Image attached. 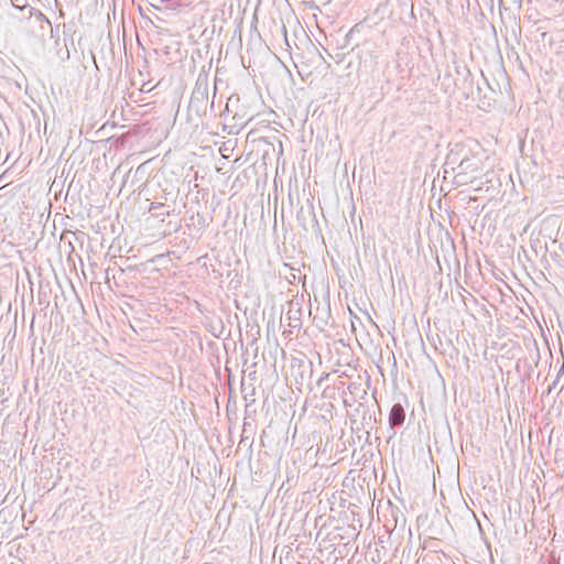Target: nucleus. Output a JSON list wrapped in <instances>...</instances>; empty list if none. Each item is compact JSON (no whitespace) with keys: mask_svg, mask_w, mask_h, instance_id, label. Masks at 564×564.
Returning <instances> with one entry per match:
<instances>
[{"mask_svg":"<svg viewBox=\"0 0 564 564\" xmlns=\"http://www.w3.org/2000/svg\"><path fill=\"white\" fill-rule=\"evenodd\" d=\"M391 535L392 533H390L387 539L384 535L378 536L373 543H370L366 552V558L373 564H386L390 556V547L387 546V543L391 539Z\"/></svg>","mask_w":564,"mask_h":564,"instance_id":"obj_1","label":"nucleus"},{"mask_svg":"<svg viewBox=\"0 0 564 564\" xmlns=\"http://www.w3.org/2000/svg\"><path fill=\"white\" fill-rule=\"evenodd\" d=\"M480 170L479 163L476 161V159L464 156L459 161L457 165V173L455 175V183L457 185L467 183L466 175L468 173H475Z\"/></svg>","mask_w":564,"mask_h":564,"instance_id":"obj_2","label":"nucleus"},{"mask_svg":"<svg viewBox=\"0 0 564 564\" xmlns=\"http://www.w3.org/2000/svg\"><path fill=\"white\" fill-rule=\"evenodd\" d=\"M296 218L299 221V225L305 230L308 231L310 229L313 231L318 230V221L316 219V215L314 213L313 205H310L306 209L304 207H301L297 210Z\"/></svg>","mask_w":564,"mask_h":564,"instance_id":"obj_3","label":"nucleus"},{"mask_svg":"<svg viewBox=\"0 0 564 564\" xmlns=\"http://www.w3.org/2000/svg\"><path fill=\"white\" fill-rule=\"evenodd\" d=\"M134 108H113L110 119L104 124H111L112 127H124L126 121L135 120Z\"/></svg>","mask_w":564,"mask_h":564,"instance_id":"obj_4","label":"nucleus"},{"mask_svg":"<svg viewBox=\"0 0 564 564\" xmlns=\"http://www.w3.org/2000/svg\"><path fill=\"white\" fill-rule=\"evenodd\" d=\"M389 430L391 431L390 437L395 435V429L403 426L405 421V410L401 403L392 405L389 412Z\"/></svg>","mask_w":564,"mask_h":564,"instance_id":"obj_5","label":"nucleus"},{"mask_svg":"<svg viewBox=\"0 0 564 564\" xmlns=\"http://www.w3.org/2000/svg\"><path fill=\"white\" fill-rule=\"evenodd\" d=\"M175 121L182 122L185 119L189 124L197 127L199 121L198 108H176Z\"/></svg>","mask_w":564,"mask_h":564,"instance_id":"obj_6","label":"nucleus"},{"mask_svg":"<svg viewBox=\"0 0 564 564\" xmlns=\"http://www.w3.org/2000/svg\"><path fill=\"white\" fill-rule=\"evenodd\" d=\"M48 23L50 22L46 20V18L44 17L43 13H41V12L32 13L31 12L30 18L28 20V24L24 26V30L28 34L35 35V31L32 28L33 25L39 26L41 30H44L45 25Z\"/></svg>","mask_w":564,"mask_h":564,"instance_id":"obj_7","label":"nucleus"},{"mask_svg":"<svg viewBox=\"0 0 564 564\" xmlns=\"http://www.w3.org/2000/svg\"><path fill=\"white\" fill-rule=\"evenodd\" d=\"M285 319L288 321V326L291 328L290 332H292V329H300L302 326L301 310L293 308L291 305L285 314Z\"/></svg>","mask_w":564,"mask_h":564,"instance_id":"obj_8","label":"nucleus"},{"mask_svg":"<svg viewBox=\"0 0 564 564\" xmlns=\"http://www.w3.org/2000/svg\"><path fill=\"white\" fill-rule=\"evenodd\" d=\"M460 160L462 158L459 156V152L452 149L446 156L445 166L456 171Z\"/></svg>","mask_w":564,"mask_h":564,"instance_id":"obj_9","label":"nucleus"},{"mask_svg":"<svg viewBox=\"0 0 564 564\" xmlns=\"http://www.w3.org/2000/svg\"><path fill=\"white\" fill-rule=\"evenodd\" d=\"M328 377H329V373H327V372H323V373L319 376V378L315 381V386H312V383H311V382H308V383H307V388L310 389V391H313L315 387H316V388H321V387H322V384H323V382H324V380H326Z\"/></svg>","mask_w":564,"mask_h":564,"instance_id":"obj_10","label":"nucleus"},{"mask_svg":"<svg viewBox=\"0 0 564 564\" xmlns=\"http://www.w3.org/2000/svg\"><path fill=\"white\" fill-rule=\"evenodd\" d=\"M336 388L335 387H325L322 392V397L324 399H335Z\"/></svg>","mask_w":564,"mask_h":564,"instance_id":"obj_11","label":"nucleus"},{"mask_svg":"<svg viewBox=\"0 0 564 564\" xmlns=\"http://www.w3.org/2000/svg\"><path fill=\"white\" fill-rule=\"evenodd\" d=\"M300 369L302 370L301 372V379L303 380V375L304 373H308L310 375V378L312 377V373H313V365L312 362H307L306 365H301L300 366Z\"/></svg>","mask_w":564,"mask_h":564,"instance_id":"obj_12","label":"nucleus"},{"mask_svg":"<svg viewBox=\"0 0 564 564\" xmlns=\"http://www.w3.org/2000/svg\"><path fill=\"white\" fill-rule=\"evenodd\" d=\"M163 207H164V204H162V203H152L150 205V212L151 210H155V209H160V208H163Z\"/></svg>","mask_w":564,"mask_h":564,"instance_id":"obj_13","label":"nucleus"},{"mask_svg":"<svg viewBox=\"0 0 564 564\" xmlns=\"http://www.w3.org/2000/svg\"><path fill=\"white\" fill-rule=\"evenodd\" d=\"M557 382H558L557 378H555V380L552 382V384L549 386L547 393L552 392V390L556 387Z\"/></svg>","mask_w":564,"mask_h":564,"instance_id":"obj_14","label":"nucleus"},{"mask_svg":"<svg viewBox=\"0 0 564 564\" xmlns=\"http://www.w3.org/2000/svg\"><path fill=\"white\" fill-rule=\"evenodd\" d=\"M564 373V362H562L561 367H560V370L556 375V378L557 380L560 379V377Z\"/></svg>","mask_w":564,"mask_h":564,"instance_id":"obj_15","label":"nucleus"},{"mask_svg":"<svg viewBox=\"0 0 564 564\" xmlns=\"http://www.w3.org/2000/svg\"><path fill=\"white\" fill-rule=\"evenodd\" d=\"M308 117V108H304L303 120L306 121Z\"/></svg>","mask_w":564,"mask_h":564,"instance_id":"obj_16","label":"nucleus"},{"mask_svg":"<svg viewBox=\"0 0 564 564\" xmlns=\"http://www.w3.org/2000/svg\"><path fill=\"white\" fill-rule=\"evenodd\" d=\"M225 112L230 113V112H231V111H230V108H229V107H226V108H225Z\"/></svg>","mask_w":564,"mask_h":564,"instance_id":"obj_17","label":"nucleus"},{"mask_svg":"<svg viewBox=\"0 0 564 564\" xmlns=\"http://www.w3.org/2000/svg\"><path fill=\"white\" fill-rule=\"evenodd\" d=\"M31 111H32L33 116L36 117V112L33 108H31Z\"/></svg>","mask_w":564,"mask_h":564,"instance_id":"obj_18","label":"nucleus"},{"mask_svg":"<svg viewBox=\"0 0 564 564\" xmlns=\"http://www.w3.org/2000/svg\"><path fill=\"white\" fill-rule=\"evenodd\" d=\"M162 215H167L169 216L170 215V210H166V212L162 213Z\"/></svg>","mask_w":564,"mask_h":564,"instance_id":"obj_19","label":"nucleus"}]
</instances>
